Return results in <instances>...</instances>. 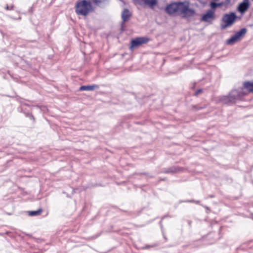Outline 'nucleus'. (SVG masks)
Wrapping results in <instances>:
<instances>
[{"mask_svg":"<svg viewBox=\"0 0 253 253\" xmlns=\"http://www.w3.org/2000/svg\"><path fill=\"white\" fill-rule=\"evenodd\" d=\"M165 11L169 15L174 14L181 15L187 20L191 19L196 14V11L189 7L188 1L173 2L167 5Z\"/></svg>","mask_w":253,"mask_h":253,"instance_id":"nucleus-1","label":"nucleus"},{"mask_svg":"<svg viewBox=\"0 0 253 253\" xmlns=\"http://www.w3.org/2000/svg\"><path fill=\"white\" fill-rule=\"evenodd\" d=\"M246 94L243 90V88L233 89L228 95L219 96L218 102L224 104H233L235 103L237 100H241L242 98Z\"/></svg>","mask_w":253,"mask_h":253,"instance_id":"nucleus-2","label":"nucleus"},{"mask_svg":"<svg viewBox=\"0 0 253 253\" xmlns=\"http://www.w3.org/2000/svg\"><path fill=\"white\" fill-rule=\"evenodd\" d=\"M75 10L78 15L87 16L89 13L93 12L94 8L90 0H78L75 6Z\"/></svg>","mask_w":253,"mask_h":253,"instance_id":"nucleus-3","label":"nucleus"},{"mask_svg":"<svg viewBox=\"0 0 253 253\" xmlns=\"http://www.w3.org/2000/svg\"><path fill=\"white\" fill-rule=\"evenodd\" d=\"M238 18L236 13L234 12L223 14L221 19V21L223 23L220 24L221 29L224 30L232 25Z\"/></svg>","mask_w":253,"mask_h":253,"instance_id":"nucleus-4","label":"nucleus"},{"mask_svg":"<svg viewBox=\"0 0 253 253\" xmlns=\"http://www.w3.org/2000/svg\"><path fill=\"white\" fill-rule=\"evenodd\" d=\"M247 30L245 28H242L239 31L226 41L227 44L232 45L236 42L241 37H243L247 33Z\"/></svg>","mask_w":253,"mask_h":253,"instance_id":"nucleus-5","label":"nucleus"},{"mask_svg":"<svg viewBox=\"0 0 253 253\" xmlns=\"http://www.w3.org/2000/svg\"><path fill=\"white\" fill-rule=\"evenodd\" d=\"M150 39L146 37H137L132 39L131 41L130 50L138 47L139 46L148 42Z\"/></svg>","mask_w":253,"mask_h":253,"instance_id":"nucleus-6","label":"nucleus"},{"mask_svg":"<svg viewBox=\"0 0 253 253\" xmlns=\"http://www.w3.org/2000/svg\"><path fill=\"white\" fill-rule=\"evenodd\" d=\"M250 6V3L249 0H243L242 2L239 4L237 7V10L242 14H243L247 11Z\"/></svg>","mask_w":253,"mask_h":253,"instance_id":"nucleus-7","label":"nucleus"},{"mask_svg":"<svg viewBox=\"0 0 253 253\" xmlns=\"http://www.w3.org/2000/svg\"><path fill=\"white\" fill-rule=\"evenodd\" d=\"M214 11L209 10L201 17V21L211 23L214 19Z\"/></svg>","mask_w":253,"mask_h":253,"instance_id":"nucleus-8","label":"nucleus"},{"mask_svg":"<svg viewBox=\"0 0 253 253\" xmlns=\"http://www.w3.org/2000/svg\"><path fill=\"white\" fill-rule=\"evenodd\" d=\"M132 15L131 12L127 8H125L121 14L122 21L126 22L127 21Z\"/></svg>","mask_w":253,"mask_h":253,"instance_id":"nucleus-9","label":"nucleus"},{"mask_svg":"<svg viewBox=\"0 0 253 253\" xmlns=\"http://www.w3.org/2000/svg\"><path fill=\"white\" fill-rule=\"evenodd\" d=\"M99 86L97 84L89 85H82L80 88V91H92L95 89H98Z\"/></svg>","mask_w":253,"mask_h":253,"instance_id":"nucleus-10","label":"nucleus"},{"mask_svg":"<svg viewBox=\"0 0 253 253\" xmlns=\"http://www.w3.org/2000/svg\"><path fill=\"white\" fill-rule=\"evenodd\" d=\"M179 168L173 166L169 168L164 169L162 170V172L165 173H174L179 171Z\"/></svg>","mask_w":253,"mask_h":253,"instance_id":"nucleus-11","label":"nucleus"},{"mask_svg":"<svg viewBox=\"0 0 253 253\" xmlns=\"http://www.w3.org/2000/svg\"><path fill=\"white\" fill-rule=\"evenodd\" d=\"M243 89H246L249 92H253V82L247 81L243 83Z\"/></svg>","mask_w":253,"mask_h":253,"instance_id":"nucleus-12","label":"nucleus"},{"mask_svg":"<svg viewBox=\"0 0 253 253\" xmlns=\"http://www.w3.org/2000/svg\"><path fill=\"white\" fill-rule=\"evenodd\" d=\"M157 4V0H146V6H148L151 9H153L154 6Z\"/></svg>","mask_w":253,"mask_h":253,"instance_id":"nucleus-13","label":"nucleus"},{"mask_svg":"<svg viewBox=\"0 0 253 253\" xmlns=\"http://www.w3.org/2000/svg\"><path fill=\"white\" fill-rule=\"evenodd\" d=\"M42 212V210L40 209L37 211H29L28 215L31 216H37L41 214Z\"/></svg>","mask_w":253,"mask_h":253,"instance_id":"nucleus-14","label":"nucleus"},{"mask_svg":"<svg viewBox=\"0 0 253 253\" xmlns=\"http://www.w3.org/2000/svg\"><path fill=\"white\" fill-rule=\"evenodd\" d=\"M210 5V6L211 7V8L213 9H215L216 8H217L218 7H222V3H220V2L216 3L214 1L211 2Z\"/></svg>","mask_w":253,"mask_h":253,"instance_id":"nucleus-15","label":"nucleus"},{"mask_svg":"<svg viewBox=\"0 0 253 253\" xmlns=\"http://www.w3.org/2000/svg\"><path fill=\"white\" fill-rule=\"evenodd\" d=\"M206 108V106L204 105L203 106H199L198 105H192L191 110L195 111H198Z\"/></svg>","mask_w":253,"mask_h":253,"instance_id":"nucleus-16","label":"nucleus"},{"mask_svg":"<svg viewBox=\"0 0 253 253\" xmlns=\"http://www.w3.org/2000/svg\"><path fill=\"white\" fill-rule=\"evenodd\" d=\"M146 0H134V2L136 4L144 7L146 6Z\"/></svg>","mask_w":253,"mask_h":253,"instance_id":"nucleus-17","label":"nucleus"},{"mask_svg":"<svg viewBox=\"0 0 253 253\" xmlns=\"http://www.w3.org/2000/svg\"><path fill=\"white\" fill-rule=\"evenodd\" d=\"M230 2L231 0H225L224 1L220 2V3H222V6L227 8L229 5Z\"/></svg>","mask_w":253,"mask_h":253,"instance_id":"nucleus-18","label":"nucleus"},{"mask_svg":"<svg viewBox=\"0 0 253 253\" xmlns=\"http://www.w3.org/2000/svg\"><path fill=\"white\" fill-rule=\"evenodd\" d=\"M105 0H92L93 2L96 5H99V4L103 2Z\"/></svg>","mask_w":253,"mask_h":253,"instance_id":"nucleus-19","label":"nucleus"},{"mask_svg":"<svg viewBox=\"0 0 253 253\" xmlns=\"http://www.w3.org/2000/svg\"><path fill=\"white\" fill-rule=\"evenodd\" d=\"M26 117L29 118L31 120H32L33 121L35 120V118L31 113H27L26 114Z\"/></svg>","mask_w":253,"mask_h":253,"instance_id":"nucleus-20","label":"nucleus"},{"mask_svg":"<svg viewBox=\"0 0 253 253\" xmlns=\"http://www.w3.org/2000/svg\"><path fill=\"white\" fill-rule=\"evenodd\" d=\"M185 202L195 203L197 204H200V201H195L194 200H187L184 201Z\"/></svg>","mask_w":253,"mask_h":253,"instance_id":"nucleus-21","label":"nucleus"},{"mask_svg":"<svg viewBox=\"0 0 253 253\" xmlns=\"http://www.w3.org/2000/svg\"><path fill=\"white\" fill-rule=\"evenodd\" d=\"M202 92H203L202 89H199L195 91L194 95L195 96H198L199 94L201 93Z\"/></svg>","mask_w":253,"mask_h":253,"instance_id":"nucleus-22","label":"nucleus"},{"mask_svg":"<svg viewBox=\"0 0 253 253\" xmlns=\"http://www.w3.org/2000/svg\"><path fill=\"white\" fill-rule=\"evenodd\" d=\"M14 6L13 5H11L10 6H9L8 5H6L5 7V9L7 10H13V9Z\"/></svg>","mask_w":253,"mask_h":253,"instance_id":"nucleus-23","label":"nucleus"},{"mask_svg":"<svg viewBox=\"0 0 253 253\" xmlns=\"http://www.w3.org/2000/svg\"><path fill=\"white\" fill-rule=\"evenodd\" d=\"M125 23V22H123V21H122V23H121V31H125V27H124Z\"/></svg>","mask_w":253,"mask_h":253,"instance_id":"nucleus-24","label":"nucleus"},{"mask_svg":"<svg viewBox=\"0 0 253 253\" xmlns=\"http://www.w3.org/2000/svg\"><path fill=\"white\" fill-rule=\"evenodd\" d=\"M208 197H209L210 198H212L214 197V196L213 195H209Z\"/></svg>","mask_w":253,"mask_h":253,"instance_id":"nucleus-25","label":"nucleus"},{"mask_svg":"<svg viewBox=\"0 0 253 253\" xmlns=\"http://www.w3.org/2000/svg\"><path fill=\"white\" fill-rule=\"evenodd\" d=\"M99 235H97L93 236L92 237V238H93V239L97 238Z\"/></svg>","mask_w":253,"mask_h":253,"instance_id":"nucleus-26","label":"nucleus"},{"mask_svg":"<svg viewBox=\"0 0 253 253\" xmlns=\"http://www.w3.org/2000/svg\"><path fill=\"white\" fill-rule=\"evenodd\" d=\"M143 174H145V175H147V174L146 173H143Z\"/></svg>","mask_w":253,"mask_h":253,"instance_id":"nucleus-27","label":"nucleus"},{"mask_svg":"<svg viewBox=\"0 0 253 253\" xmlns=\"http://www.w3.org/2000/svg\"><path fill=\"white\" fill-rule=\"evenodd\" d=\"M253 1V0H252Z\"/></svg>","mask_w":253,"mask_h":253,"instance_id":"nucleus-28","label":"nucleus"}]
</instances>
